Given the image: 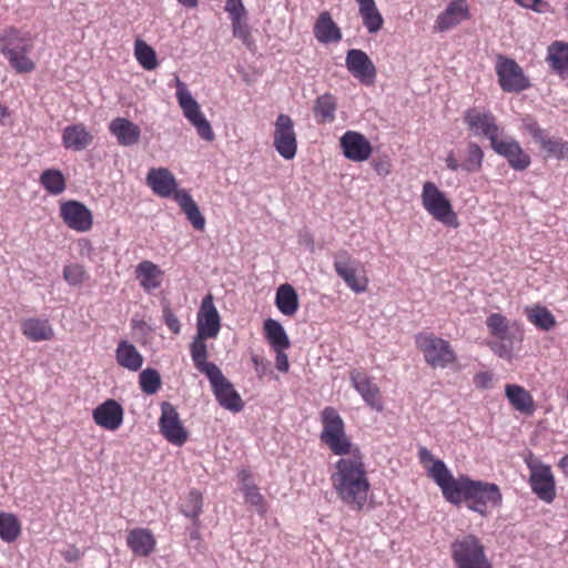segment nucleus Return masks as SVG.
<instances>
[{"label":"nucleus","mask_w":568,"mask_h":568,"mask_svg":"<svg viewBox=\"0 0 568 568\" xmlns=\"http://www.w3.org/2000/svg\"><path fill=\"white\" fill-rule=\"evenodd\" d=\"M429 476L440 487L446 500L459 505L463 500L468 508L481 516H487V507H499L501 494L499 487L493 483L471 480L466 476L453 477L444 462L437 459L428 469Z\"/></svg>","instance_id":"1"},{"label":"nucleus","mask_w":568,"mask_h":568,"mask_svg":"<svg viewBox=\"0 0 568 568\" xmlns=\"http://www.w3.org/2000/svg\"><path fill=\"white\" fill-rule=\"evenodd\" d=\"M331 483L337 498L345 505L362 509L367 501L371 483L361 450L341 456L335 463Z\"/></svg>","instance_id":"2"},{"label":"nucleus","mask_w":568,"mask_h":568,"mask_svg":"<svg viewBox=\"0 0 568 568\" xmlns=\"http://www.w3.org/2000/svg\"><path fill=\"white\" fill-rule=\"evenodd\" d=\"M321 424V440L333 454L344 456L361 450L347 437L344 420L334 407L327 406L322 410Z\"/></svg>","instance_id":"3"},{"label":"nucleus","mask_w":568,"mask_h":568,"mask_svg":"<svg viewBox=\"0 0 568 568\" xmlns=\"http://www.w3.org/2000/svg\"><path fill=\"white\" fill-rule=\"evenodd\" d=\"M452 558L456 568H493L485 547L474 535L456 538L452 546Z\"/></svg>","instance_id":"4"},{"label":"nucleus","mask_w":568,"mask_h":568,"mask_svg":"<svg viewBox=\"0 0 568 568\" xmlns=\"http://www.w3.org/2000/svg\"><path fill=\"white\" fill-rule=\"evenodd\" d=\"M415 343L425 362L433 368H446L457 361V354L450 343L432 333L417 334Z\"/></svg>","instance_id":"5"},{"label":"nucleus","mask_w":568,"mask_h":568,"mask_svg":"<svg viewBox=\"0 0 568 568\" xmlns=\"http://www.w3.org/2000/svg\"><path fill=\"white\" fill-rule=\"evenodd\" d=\"M422 204L425 211L436 221L456 227L458 225L457 216L445 193L442 192L435 183L425 182L422 191Z\"/></svg>","instance_id":"6"},{"label":"nucleus","mask_w":568,"mask_h":568,"mask_svg":"<svg viewBox=\"0 0 568 568\" xmlns=\"http://www.w3.org/2000/svg\"><path fill=\"white\" fill-rule=\"evenodd\" d=\"M334 270L353 292L363 293L367 290L368 280L363 264L353 258L347 251H338L334 255Z\"/></svg>","instance_id":"7"},{"label":"nucleus","mask_w":568,"mask_h":568,"mask_svg":"<svg viewBox=\"0 0 568 568\" xmlns=\"http://www.w3.org/2000/svg\"><path fill=\"white\" fill-rule=\"evenodd\" d=\"M523 129L531 135L534 141L538 143L549 156L557 160H568L567 141L561 138L548 136L545 130L541 129L532 118H525L523 120Z\"/></svg>","instance_id":"8"},{"label":"nucleus","mask_w":568,"mask_h":568,"mask_svg":"<svg viewBox=\"0 0 568 568\" xmlns=\"http://www.w3.org/2000/svg\"><path fill=\"white\" fill-rule=\"evenodd\" d=\"M215 399L225 409L237 413L244 407L240 394L235 390L232 383L223 375L221 368L206 376Z\"/></svg>","instance_id":"9"},{"label":"nucleus","mask_w":568,"mask_h":568,"mask_svg":"<svg viewBox=\"0 0 568 568\" xmlns=\"http://www.w3.org/2000/svg\"><path fill=\"white\" fill-rule=\"evenodd\" d=\"M496 73L501 89L506 92H519L529 87L523 69L513 59L498 57Z\"/></svg>","instance_id":"10"},{"label":"nucleus","mask_w":568,"mask_h":568,"mask_svg":"<svg viewBox=\"0 0 568 568\" xmlns=\"http://www.w3.org/2000/svg\"><path fill=\"white\" fill-rule=\"evenodd\" d=\"M274 148L285 160L296 155L297 141L294 123L286 114H280L274 124Z\"/></svg>","instance_id":"11"},{"label":"nucleus","mask_w":568,"mask_h":568,"mask_svg":"<svg viewBox=\"0 0 568 568\" xmlns=\"http://www.w3.org/2000/svg\"><path fill=\"white\" fill-rule=\"evenodd\" d=\"M464 121L474 135L487 138L490 141V145L500 136L501 130L490 112L469 109L465 112Z\"/></svg>","instance_id":"12"},{"label":"nucleus","mask_w":568,"mask_h":568,"mask_svg":"<svg viewBox=\"0 0 568 568\" xmlns=\"http://www.w3.org/2000/svg\"><path fill=\"white\" fill-rule=\"evenodd\" d=\"M159 427L162 435L173 445L182 446L187 440V432L183 427L179 413L170 403L161 406Z\"/></svg>","instance_id":"13"},{"label":"nucleus","mask_w":568,"mask_h":568,"mask_svg":"<svg viewBox=\"0 0 568 568\" xmlns=\"http://www.w3.org/2000/svg\"><path fill=\"white\" fill-rule=\"evenodd\" d=\"M345 65L349 73L361 83L369 85L376 79V68L366 52L351 49L346 53Z\"/></svg>","instance_id":"14"},{"label":"nucleus","mask_w":568,"mask_h":568,"mask_svg":"<svg viewBox=\"0 0 568 568\" xmlns=\"http://www.w3.org/2000/svg\"><path fill=\"white\" fill-rule=\"evenodd\" d=\"M490 146L498 155L505 158L510 168L516 171H524L530 165V156L511 136L497 138Z\"/></svg>","instance_id":"15"},{"label":"nucleus","mask_w":568,"mask_h":568,"mask_svg":"<svg viewBox=\"0 0 568 568\" xmlns=\"http://www.w3.org/2000/svg\"><path fill=\"white\" fill-rule=\"evenodd\" d=\"M221 329V317L214 305L213 296L206 295L201 303L196 315V334L215 338Z\"/></svg>","instance_id":"16"},{"label":"nucleus","mask_w":568,"mask_h":568,"mask_svg":"<svg viewBox=\"0 0 568 568\" xmlns=\"http://www.w3.org/2000/svg\"><path fill=\"white\" fill-rule=\"evenodd\" d=\"M530 470V487L544 501L551 503L556 496L555 479L551 469L547 465L528 463Z\"/></svg>","instance_id":"17"},{"label":"nucleus","mask_w":568,"mask_h":568,"mask_svg":"<svg viewBox=\"0 0 568 568\" xmlns=\"http://www.w3.org/2000/svg\"><path fill=\"white\" fill-rule=\"evenodd\" d=\"M339 144L344 156L353 162H364L373 152L369 141L357 131H346L341 136Z\"/></svg>","instance_id":"18"},{"label":"nucleus","mask_w":568,"mask_h":568,"mask_svg":"<svg viewBox=\"0 0 568 568\" xmlns=\"http://www.w3.org/2000/svg\"><path fill=\"white\" fill-rule=\"evenodd\" d=\"M146 184L160 197H175L181 190L173 173L166 168H152L146 174Z\"/></svg>","instance_id":"19"},{"label":"nucleus","mask_w":568,"mask_h":568,"mask_svg":"<svg viewBox=\"0 0 568 568\" xmlns=\"http://www.w3.org/2000/svg\"><path fill=\"white\" fill-rule=\"evenodd\" d=\"M61 217L64 223L78 232H87L91 229L93 220L90 210L80 202L68 201L61 205Z\"/></svg>","instance_id":"20"},{"label":"nucleus","mask_w":568,"mask_h":568,"mask_svg":"<svg viewBox=\"0 0 568 568\" xmlns=\"http://www.w3.org/2000/svg\"><path fill=\"white\" fill-rule=\"evenodd\" d=\"M124 410L114 399H108L92 412L94 423L108 430H116L123 423Z\"/></svg>","instance_id":"21"},{"label":"nucleus","mask_w":568,"mask_h":568,"mask_svg":"<svg viewBox=\"0 0 568 568\" xmlns=\"http://www.w3.org/2000/svg\"><path fill=\"white\" fill-rule=\"evenodd\" d=\"M468 16L469 7L467 1L453 0L448 3L446 9L438 14L435 21V29L439 32L447 31L466 20Z\"/></svg>","instance_id":"22"},{"label":"nucleus","mask_w":568,"mask_h":568,"mask_svg":"<svg viewBox=\"0 0 568 568\" xmlns=\"http://www.w3.org/2000/svg\"><path fill=\"white\" fill-rule=\"evenodd\" d=\"M110 133L122 146H132L140 141L141 129L125 118H115L109 124Z\"/></svg>","instance_id":"23"},{"label":"nucleus","mask_w":568,"mask_h":568,"mask_svg":"<svg viewBox=\"0 0 568 568\" xmlns=\"http://www.w3.org/2000/svg\"><path fill=\"white\" fill-rule=\"evenodd\" d=\"M93 142L92 133L82 124H71L63 129L62 144L72 151H83Z\"/></svg>","instance_id":"24"},{"label":"nucleus","mask_w":568,"mask_h":568,"mask_svg":"<svg viewBox=\"0 0 568 568\" xmlns=\"http://www.w3.org/2000/svg\"><path fill=\"white\" fill-rule=\"evenodd\" d=\"M126 545L139 557H146L155 549L156 540L148 528H134L126 536Z\"/></svg>","instance_id":"25"},{"label":"nucleus","mask_w":568,"mask_h":568,"mask_svg":"<svg viewBox=\"0 0 568 568\" xmlns=\"http://www.w3.org/2000/svg\"><path fill=\"white\" fill-rule=\"evenodd\" d=\"M351 381L367 405L377 410L382 409L379 389L365 373L353 372L351 374Z\"/></svg>","instance_id":"26"},{"label":"nucleus","mask_w":568,"mask_h":568,"mask_svg":"<svg viewBox=\"0 0 568 568\" xmlns=\"http://www.w3.org/2000/svg\"><path fill=\"white\" fill-rule=\"evenodd\" d=\"M206 339H209V337L195 334L190 344V354L194 367L205 376L220 368L216 364L207 362L209 351L205 344Z\"/></svg>","instance_id":"27"},{"label":"nucleus","mask_w":568,"mask_h":568,"mask_svg":"<svg viewBox=\"0 0 568 568\" xmlns=\"http://www.w3.org/2000/svg\"><path fill=\"white\" fill-rule=\"evenodd\" d=\"M163 275V271L151 261H142L135 268L136 280L146 293L161 287Z\"/></svg>","instance_id":"28"},{"label":"nucleus","mask_w":568,"mask_h":568,"mask_svg":"<svg viewBox=\"0 0 568 568\" xmlns=\"http://www.w3.org/2000/svg\"><path fill=\"white\" fill-rule=\"evenodd\" d=\"M22 334L31 342L49 341L53 337L54 331L49 320L29 317L21 323Z\"/></svg>","instance_id":"29"},{"label":"nucleus","mask_w":568,"mask_h":568,"mask_svg":"<svg viewBox=\"0 0 568 568\" xmlns=\"http://www.w3.org/2000/svg\"><path fill=\"white\" fill-rule=\"evenodd\" d=\"M173 200L179 204L187 221L195 230L202 231L205 227V217L189 191L185 189L180 190Z\"/></svg>","instance_id":"30"},{"label":"nucleus","mask_w":568,"mask_h":568,"mask_svg":"<svg viewBox=\"0 0 568 568\" xmlns=\"http://www.w3.org/2000/svg\"><path fill=\"white\" fill-rule=\"evenodd\" d=\"M173 200L179 204L187 221L195 230L202 231L205 227V217L189 191L185 189L180 190Z\"/></svg>","instance_id":"31"},{"label":"nucleus","mask_w":568,"mask_h":568,"mask_svg":"<svg viewBox=\"0 0 568 568\" xmlns=\"http://www.w3.org/2000/svg\"><path fill=\"white\" fill-rule=\"evenodd\" d=\"M173 200L179 204L187 221L195 230L202 231L205 227V217L189 191L185 189L180 190Z\"/></svg>","instance_id":"32"},{"label":"nucleus","mask_w":568,"mask_h":568,"mask_svg":"<svg viewBox=\"0 0 568 568\" xmlns=\"http://www.w3.org/2000/svg\"><path fill=\"white\" fill-rule=\"evenodd\" d=\"M314 36L321 43L338 42L342 39V32L328 11L320 13L314 24Z\"/></svg>","instance_id":"33"},{"label":"nucleus","mask_w":568,"mask_h":568,"mask_svg":"<svg viewBox=\"0 0 568 568\" xmlns=\"http://www.w3.org/2000/svg\"><path fill=\"white\" fill-rule=\"evenodd\" d=\"M116 363L131 372H138L143 365V356L138 348L128 341H121L115 349Z\"/></svg>","instance_id":"34"},{"label":"nucleus","mask_w":568,"mask_h":568,"mask_svg":"<svg viewBox=\"0 0 568 568\" xmlns=\"http://www.w3.org/2000/svg\"><path fill=\"white\" fill-rule=\"evenodd\" d=\"M33 43L28 32L16 28H7L0 32V53H10L13 50L24 49V45Z\"/></svg>","instance_id":"35"},{"label":"nucleus","mask_w":568,"mask_h":568,"mask_svg":"<svg viewBox=\"0 0 568 568\" xmlns=\"http://www.w3.org/2000/svg\"><path fill=\"white\" fill-rule=\"evenodd\" d=\"M505 394L516 410L527 415L534 413V398L523 386L508 384L505 387Z\"/></svg>","instance_id":"36"},{"label":"nucleus","mask_w":568,"mask_h":568,"mask_svg":"<svg viewBox=\"0 0 568 568\" xmlns=\"http://www.w3.org/2000/svg\"><path fill=\"white\" fill-rule=\"evenodd\" d=\"M356 2L364 27L369 33L378 32L383 27L384 19L376 7L375 0H356Z\"/></svg>","instance_id":"37"},{"label":"nucleus","mask_w":568,"mask_h":568,"mask_svg":"<svg viewBox=\"0 0 568 568\" xmlns=\"http://www.w3.org/2000/svg\"><path fill=\"white\" fill-rule=\"evenodd\" d=\"M336 110L337 101L331 93H324L317 97L313 106L314 118L320 124L334 122Z\"/></svg>","instance_id":"38"},{"label":"nucleus","mask_w":568,"mask_h":568,"mask_svg":"<svg viewBox=\"0 0 568 568\" xmlns=\"http://www.w3.org/2000/svg\"><path fill=\"white\" fill-rule=\"evenodd\" d=\"M275 305L278 311L286 316H292L296 313L298 308V296L291 284L286 283L277 287Z\"/></svg>","instance_id":"39"},{"label":"nucleus","mask_w":568,"mask_h":568,"mask_svg":"<svg viewBox=\"0 0 568 568\" xmlns=\"http://www.w3.org/2000/svg\"><path fill=\"white\" fill-rule=\"evenodd\" d=\"M175 87L178 103L183 112V115L187 120L194 119L197 116V114L203 113L201 111L200 104L193 98L185 83L179 79V77L175 78Z\"/></svg>","instance_id":"40"},{"label":"nucleus","mask_w":568,"mask_h":568,"mask_svg":"<svg viewBox=\"0 0 568 568\" xmlns=\"http://www.w3.org/2000/svg\"><path fill=\"white\" fill-rule=\"evenodd\" d=\"M32 49L33 43L24 45V49L13 50L2 55L17 73H30L36 69V63L30 58Z\"/></svg>","instance_id":"41"},{"label":"nucleus","mask_w":568,"mask_h":568,"mask_svg":"<svg viewBox=\"0 0 568 568\" xmlns=\"http://www.w3.org/2000/svg\"><path fill=\"white\" fill-rule=\"evenodd\" d=\"M264 333L273 349L290 347V338L282 324L276 320L267 318L264 322Z\"/></svg>","instance_id":"42"},{"label":"nucleus","mask_w":568,"mask_h":568,"mask_svg":"<svg viewBox=\"0 0 568 568\" xmlns=\"http://www.w3.org/2000/svg\"><path fill=\"white\" fill-rule=\"evenodd\" d=\"M547 60L560 74L568 72V43L556 41L548 48Z\"/></svg>","instance_id":"43"},{"label":"nucleus","mask_w":568,"mask_h":568,"mask_svg":"<svg viewBox=\"0 0 568 568\" xmlns=\"http://www.w3.org/2000/svg\"><path fill=\"white\" fill-rule=\"evenodd\" d=\"M528 321L542 331H549L556 325L555 316L544 306L534 305L526 307Z\"/></svg>","instance_id":"44"},{"label":"nucleus","mask_w":568,"mask_h":568,"mask_svg":"<svg viewBox=\"0 0 568 568\" xmlns=\"http://www.w3.org/2000/svg\"><path fill=\"white\" fill-rule=\"evenodd\" d=\"M40 183L52 195H59L65 190V179L62 172L55 169L44 170L40 175Z\"/></svg>","instance_id":"45"},{"label":"nucleus","mask_w":568,"mask_h":568,"mask_svg":"<svg viewBox=\"0 0 568 568\" xmlns=\"http://www.w3.org/2000/svg\"><path fill=\"white\" fill-rule=\"evenodd\" d=\"M134 55L139 64L145 70H154L158 67V59L154 49L138 39L134 43Z\"/></svg>","instance_id":"46"},{"label":"nucleus","mask_w":568,"mask_h":568,"mask_svg":"<svg viewBox=\"0 0 568 568\" xmlns=\"http://www.w3.org/2000/svg\"><path fill=\"white\" fill-rule=\"evenodd\" d=\"M21 532V525L13 514L0 513V538L3 541H14Z\"/></svg>","instance_id":"47"},{"label":"nucleus","mask_w":568,"mask_h":568,"mask_svg":"<svg viewBox=\"0 0 568 568\" xmlns=\"http://www.w3.org/2000/svg\"><path fill=\"white\" fill-rule=\"evenodd\" d=\"M489 334L496 339H508L513 337L507 317L499 313L490 314L486 320Z\"/></svg>","instance_id":"48"},{"label":"nucleus","mask_w":568,"mask_h":568,"mask_svg":"<svg viewBox=\"0 0 568 568\" xmlns=\"http://www.w3.org/2000/svg\"><path fill=\"white\" fill-rule=\"evenodd\" d=\"M484 161V152L475 142L467 145V155L462 162V170L468 173L480 171Z\"/></svg>","instance_id":"49"},{"label":"nucleus","mask_w":568,"mask_h":568,"mask_svg":"<svg viewBox=\"0 0 568 568\" xmlns=\"http://www.w3.org/2000/svg\"><path fill=\"white\" fill-rule=\"evenodd\" d=\"M139 384L144 394L153 395L161 387V376L156 369L145 368L140 373Z\"/></svg>","instance_id":"50"},{"label":"nucleus","mask_w":568,"mask_h":568,"mask_svg":"<svg viewBox=\"0 0 568 568\" xmlns=\"http://www.w3.org/2000/svg\"><path fill=\"white\" fill-rule=\"evenodd\" d=\"M181 510L186 517L196 518L202 510V495L197 490L190 491L181 504Z\"/></svg>","instance_id":"51"},{"label":"nucleus","mask_w":568,"mask_h":568,"mask_svg":"<svg viewBox=\"0 0 568 568\" xmlns=\"http://www.w3.org/2000/svg\"><path fill=\"white\" fill-rule=\"evenodd\" d=\"M240 477L243 483L242 489L244 491L246 501L254 506H262L263 496L260 494L258 489L254 485H250L248 483H246V479L248 477L247 473L243 470L240 474Z\"/></svg>","instance_id":"52"},{"label":"nucleus","mask_w":568,"mask_h":568,"mask_svg":"<svg viewBox=\"0 0 568 568\" xmlns=\"http://www.w3.org/2000/svg\"><path fill=\"white\" fill-rule=\"evenodd\" d=\"M197 131V134L205 141L214 139V132L204 113L197 114L196 118L187 120Z\"/></svg>","instance_id":"53"},{"label":"nucleus","mask_w":568,"mask_h":568,"mask_svg":"<svg viewBox=\"0 0 568 568\" xmlns=\"http://www.w3.org/2000/svg\"><path fill=\"white\" fill-rule=\"evenodd\" d=\"M63 277L70 285L77 286L83 283L85 272L82 266L78 264H70L64 267Z\"/></svg>","instance_id":"54"},{"label":"nucleus","mask_w":568,"mask_h":568,"mask_svg":"<svg viewBox=\"0 0 568 568\" xmlns=\"http://www.w3.org/2000/svg\"><path fill=\"white\" fill-rule=\"evenodd\" d=\"M491 351L501 358H510L513 351V337L497 339L489 343Z\"/></svg>","instance_id":"55"},{"label":"nucleus","mask_w":568,"mask_h":568,"mask_svg":"<svg viewBox=\"0 0 568 568\" xmlns=\"http://www.w3.org/2000/svg\"><path fill=\"white\" fill-rule=\"evenodd\" d=\"M225 11L229 13L231 20L246 18V9L242 0H226Z\"/></svg>","instance_id":"56"},{"label":"nucleus","mask_w":568,"mask_h":568,"mask_svg":"<svg viewBox=\"0 0 568 568\" xmlns=\"http://www.w3.org/2000/svg\"><path fill=\"white\" fill-rule=\"evenodd\" d=\"M163 320L173 334H180L181 323L168 305L163 307Z\"/></svg>","instance_id":"57"},{"label":"nucleus","mask_w":568,"mask_h":568,"mask_svg":"<svg viewBox=\"0 0 568 568\" xmlns=\"http://www.w3.org/2000/svg\"><path fill=\"white\" fill-rule=\"evenodd\" d=\"M232 31L235 38L246 39L248 36L245 19H232Z\"/></svg>","instance_id":"58"},{"label":"nucleus","mask_w":568,"mask_h":568,"mask_svg":"<svg viewBox=\"0 0 568 568\" xmlns=\"http://www.w3.org/2000/svg\"><path fill=\"white\" fill-rule=\"evenodd\" d=\"M493 374L489 372H480L475 375L474 383L478 388H489L493 384Z\"/></svg>","instance_id":"59"},{"label":"nucleus","mask_w":568,"mask_h":568,"mask_svg":"<svg viewBox=\"0 0 568 568\" xmlns=\"http://www.w3.org/2000/svg\"><path fill=\"white\" fill-rule=\"evenodd\" d=\"M286 348H276L274 352L276 353V368L280 372L286 373L290 368V363L287 355L285 354Z\"/></svg>","instance_id":"60"},{"label":"nucleus","mask_w":568,"mask_h":568,"mask_svg":"<svg viewBox=\"0 0 568 568\" xmlns=\"http://www.w3.org/2000/svg\"><path fill=\"white\" fill-rule=\"evenodd\" d=\"M523 8L530 9L535 12H545L546 3L542 0H515Z\"/></svg>","instance_id":"61"},{"label":"nucleus","mask_w":568,"mask_h":568,"mask_svg":"<svg viewBox=\"0 0 568 568\" xmlns=\"http://www.w3.org/2000/svg\"><path fill=\"white\" fill-rule=\"evenodd\" d=\"M62 556L68 562H75L82 557V552L77 547L69 546L62 551Z\"/></svg>","instance_id":"62"},{"label":"nucleus","mask_w":568,"mask_h":568,"mask_svg":"<svg viewBox=\"0 0 568 568\" xmlns=\"http://www.w3.org/2000/svg\"><path fill=\"white\" fill-rule=\"evenodd\" d=\"M252 363L254 365V368H255L257 375L260 377L263 376L265 374V371L267 367V362L264 358H262L257 355H254V356H252Z\"/></svg>","instance_id":"63"},{"label":"nucleus","mask_w":568,"mask_h":568,"mask_svg":"<svg viewBox=\"0 0 568 568\" xmlns=\"http://www.w3.org/2000/svg\"><path fill=\"white\" fill-rule=\"evenodd\" d=\"M446 162V166L453 171V172H456L458 170H462V163H459L454 154L453 151H450L448 154H447V158L445 160Z\"/></svg>","instance_id":"64"}]
</instances>
